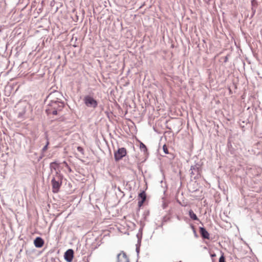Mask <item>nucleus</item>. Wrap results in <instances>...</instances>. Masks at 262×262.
Returning <instances> with one entry per match:
<instances>
[{
    "label": "nucleus",
    "instance_id": "nucleus-1",
    "mask_svg": "<svg viewBox=\"0 0 262 262\" xmlns=\"http://www.w3.org/2000/svg\"><path fill=\"white\" fill-rule=\"evenodd\" d=\"M49 108L47 110V111L49 112L53 115H56L58 111L61 110L63 107L64 104L61 101L59 100L57 98L52 99L50 102L48 104Z\"/></svg>",
    "mask_w": 262,
    "mask_h": 262
},
{
    "label": "nucleus",
    "instance_id": "nucleus-2",
    "mask_svg": "<svg viewBox=\"0 0 262 262\" xmlns=\"http://www.w3.org/2000/svg\"><path fill=\"white\" fill-rule=\"evenodd\" d=\"M52 185L53 192H57L62 183V176L56 171V175L52 178Z\"/></svg>",
    "mask_w": 262,
    "mask_h": 262
},
{
    "label": "nucleus",
    "instance_id": "nucleus-3",
    "mask_svg": "<svg viewBox=\"0 0 262 262\" xmlns=\"http://www.w3.org/2000/svg\"><path fill=\"white\" fill-rule=\"evenodd\" d=\"M83 101L85 105L88 107L95 108L98 105L97 101L91 96H85Z\"/></svg>",
    "mask_w": 262,
    "mask_h": 262
},
{
    "label": "nucleus",
    "instance_id": "nucleus-4",
    "mask_svg": "<svg viewBox=\"0 0 262 262\" xmlns=\"http://www.w3.org/2000/svg\"><path fill=\"white\" fill-rule=\"evenodd\" d=\"M126 155V149L123 147L120 148L114 154L115 159L116 161H119L121 160L123 157L125 156Z\"/></svg>",
    "mask_w": 262,
    "mask_h": 262
},
{
    "label": "nucleus",
    "instance_id": "nucleus-5",
    "mask_svg": "<svg viewBox=\"0 0 262 262\" xmlns=\"http://www.w3.org/2000/svg\"><path fill=\"white\" fill-rule=\"evenodd\" d=\"M117 262H129V261L126 254L122 252L117 255Z\"/></svg>",
    "mask_w": 262,
    "mask_h": 262
},
{
    "label": "nucleus",
    "instance_id": "nucleus-6",
    "mask_svg": "<svg viewBox=\"0 0 262 262\" xmlns=\"http://www.w3.org/2000/svg\"><path fill=\"white\" fill-rule=\"evenodd\" d=\"M73 250L72 249H68L64 253V259L68 262H71L73 257Z\"/></svg>",
    "mask_w": 262,
    "mask_h": 262
},
{
    "label": "nucleus",
    "instance_id": "nucleus-7",
    "mask_svg": "<svg viewBox=\"0 0 262 262\" xmlns=\"http://www.w3.org/2000/svg\"><path fill=\"white\" fill-rule=\"evenodd\" d=\"M146 194L144 191L139 193V201L138 202V206L139 207H140L142 206L144 202L145 201V200L146 199Z\"/></svg>",
    "mask_w": 262,
    "mask_h": 262
},
{
    "label": "nucleus",
    "instance_id": "nucleus-8",
    "mask_svg": "<svg viewBox=\"0 0 262 262\" xmlns=\"http://www.w3.org/2000/svg\"><path fill=\"white\" fill-rule=\"evenodd\" d=\"M34 244L36 247L40 248L43 246L44 241L41 237H37L35 239Z\"/></svg>",
    "mask_w": 262,
    "mask_h": 262
},
{
    "label": "nucleus",
    "instance_id": "nucleus-9",
    "mask_svg": "<svg viewBox=\"0 0 262 262\" xmlns=\"http://www.w3.org/2000/svg\"><path fill=\"white\" fill-rule=\"evenodd\" d=\"M200 232L202 235V236L204 238L209 239V234L208 231L203 227L200 228Z\"/></svg>",
    "mask_w": 262,
    "mask_h": 262
},
{
    "label": "nucleus",
    "instance_id": "nucleus-10",
    "mask_svg": "<svg viewBox=\"0 0 262 262\" xmlns=\"http://www.w3.org/2000/svg\"><path fill=\"white\" fill-rule=\"evenodd\" d=\"M58 164L56 162H52L50 164V168L52 171L54 170L55 172H56V171H58L57 170V168H58Z\"/></svg>",
    "mask_w": 262,
    "mask_h": 262
},
{
    "label": "nucleus",
    "instance_id": "nucleus-11",
    "mask_svg": "<svg viewBox=\"0 0 262 262\" xmlns=\"http://www.w3.org/2000/svg\"><path fill=\"white\" fill-rule=\"evenodd\" d=\"M189 215L191 219H192L193 220H198V218L196 214L193 212V211L192 210H189Z\"/></svg>",
    "mask_w": 262,
    "mask_h": 262
},
{
    "label": "nucleus",
    "instance_id": "nucleus-12",
    "mask_svg": "<svg viewBox=\"0 0 262 262\" xmlns=\"http://www.w3.org/2000/svg\"><path fill=\"white\" fill-rule=\"evenodd\" d=\"M49 144V142L48 141H47L46 145L42 148L41 151L42 152H45L48 149V146Z\"/></svg>",
    "mask_w": 262,
    "mask_h": 262
},
{
    "label": "nucleus",
    "instance_id": "nucleus-13",
    "mask_svg": "<svg viewBox=\"0 0 262 262\" xmlns=\"http://www.w3.org/2000/svg\"><path fill=\"white\" fill-rule=\"evenodd\" d=\"M140 148L141 149L143 150V151H146L147 150L146 146L143 143H141L140 144Z\"/></svg>",
    "mask_w": 262,
    "mask_h": 262
},
{
    "label": "nucleus",
    "instance_id": "nucleus-14",
    "mask_svg": "<svg viewBox=\"0 0 262 262\" xmlns=\"http://www.w3.org/2000/svg\"><path fill=\"white\" fill-rule=\"evenodd\" d=\"M190 170H191V174H194V171H198V168H195V166H191Z\"/></svg>",
    "mask_w": 262,
    "mask_h": 262
},
{
    "label": "nucleus",
    "instance_id": "nucleus-15",
    "mask_svg": "<svg viewBox=\"0 0 262 262\" xmlns=\"http://www.w3.org/2000/svg\"><path fill=\"white\" fill-rule=\"evenodd\" d=\"M163 151L165 153V154H168V149L166 147V146L165 145H164L163 146Z\"/></svg>",
    "mask_w": 262,
    "mask_h": 262
},
{
    "label": "nucleus",
    "instance_id": "nucleus-16",
    "mask_svg": "<svg viewBox=\"0 0 262 262\" xmlns=\"http://www.w3.org/2000/svg\"><path fill=\"white\" fill-rule=\"evenodd\" d=\"M77 149L78 151H79L81 154H83V149L81 147L78 146L77 148Z\"/></svg>",
    "mask_w": 262,
    "mask_h": 262
},
{
    "label": "nucleus",
    "instance_id": "nucleus-17",
    "mask_svg": "<svg viewBox=\"0 0 262 262\" xmlns=\"http://www.w3.org/2000/svg\"><path fill=\"white\" fill-rule=\"evenodd\" d=\"M219 262H225V257L223 255H222L220 259H219Z\"/></svg>",
    "mask_w": 262,
    "mask_h": 262
},
{
    "label": "nucleus",
    "instance_id": "nucleus-18",
    "mask_svg": "<svg viewBox=\"0 0 262 262\" xmlns=\"http://www.w3.org/2000/svg\"><path fill=\"white\" fill-rule=\"evenodd\" d=\"M204 2L207 4H210L212 2L214 3V0H204Z\"/></svg>",
    "mask_w": 262,
    "mask_h": 262
},
{
    "label": "nucleus",
    "instance_id": "nucleus-19",
    "mask_svg": "<svg viewBox=\"0 0 262 262\" xmlns=\"http://www.w3.org/2000/svg\"><path fill=\"white\" fill-rule=\"evenodd\" d=\"M252 11H253V14H254L256 11L255 9H254L253 8H252Z\"/></svg>",
    "mask_w": 262,
    "mask_h": 262
},
{
    "label": "nucleus",
    "instance_id": "nucleus-20",
    "mask_svg": "<svg viewBox=\"0 0 262 262\" xmlns=\"http://www.w3.org/2000/svg\"><path fill=\"white\" fill-rule=\"evenodd\" d=\"M53 95H52V94H51V95L49 96V98H53Z\"/></svg>",
    "mask_w": 262,
    "mask_h": 262
},
{
    "label": "nucleus",
    "instance_id": "nucleus-21",
    "mask_svg": "<svg viewBox=\"0 0 262 262\" xmlns=\"http://www.w3.org/2000/svg\"><path fill=\"white\" fill-rule=\"evenodd\" d=\"M254 2H255V0H252V6H253V3H254Z\"/></svg>",
    "mask_w": 262,
    "mask_h": 262
},
{
    "label": "nucleus",
    "instance_id": "nucleus-22",
    "mask_svg": "<svg viewBox=\"0 0 262 262\" xmlns=\"http://www.w3.org/2000/svg\"><path fill=\"white\" fill-rule=\"evenodd\" d=\"M211 256L212 257H214V256H215V254H211Z\"/></svg>",
    "mask_w": 262,
    "mask_h": 262
},
{
    "label": "nucleus",
    "instance_id": "nucleus-23",
    "mask_svg": "<svg viewBox=\"0 0 262 262\" xmlns=\"http://www.w3.org/2000/svg\"><path fill=\"white\" fill-rule=\"evenodd\" d=\"M136 250H137V252L138 253L139 252V250H138V248H137Z\"/></svg>",
    "mask_w": 262,
    "mask_h": 262
}]
</instances>
